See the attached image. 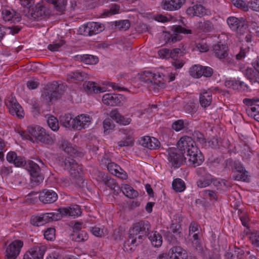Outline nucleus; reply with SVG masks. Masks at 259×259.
Returning a JSON list of instances; mask_svg holds the SVG:
<instances>
[{
    "label": "nucleus",
    "instance_id": "obj_12",
    "mask_svg": "<svg viewBox=\"0 0 259 259\" xmlns=\"http://www.w3.org/2000/svg\"><path fill=\"white\" fill-rule=\"evenodd\" d=\"M46 251V247L45 246H34L24 254L23 259H43Z\"/></svg>",
    "mask_w": 259,
    "mask_h": 259
},
{
    "label": "nucleus",
    "instance_id": "obj_2",
    "mask_svg": "<svg viewBox=\"0 0 259 259\" xmlns=\"http://www.w3.org/2000/svg\"><path fill=\"white\" fill-rule=\"evenodd\" d=\"M150 224L147 221H141L135 223L129 231L128 239L124 242L123 249L124 251L130 252L132 251L133 247L142 242L143 240L149 234Z\"/></svg>",
    "mask_w": 259,
    "mask_h": 259
},
{
    "label": "nucleus",
    "instance_id": "obj_7",
    "mask_svg": "<svg viewBox=\"0 0 259 259\" xmlns=\"http://www.w3.org/2000/svg\"><path fill=\"white\" fill-rule=\"evenodd\" d=\"M50 13L49 10L41 4H37L35 7L29 9L26 15L30 19L38 20L44 18Z\"/></svg>",
    "mask_w": 259,
    "mask_h": 259
},
{
    "label": "nucleus",
    "instance_id": "obj_42",
    "mask_svg": "<svg viewBox=\"0 0 259 259\" xmlns=\"http://www.w3.org/2000/svg\"><path fill=\"white\" fill-rule=\"evenodd\" d=\"M202 66L199 65H195L193 66L189 71L191 76L195 78H199L202 76Z\"/></svg>",
    "mask_w": 259,
    "mask_h": 259
},
{
    "label": "nucleus",
    "instance_id": "obj_39",
    "mask_svg": "<svg viewBox=\"0 0 259 259\" xmlns=\"http://www.w3.org/2000/svg\"><path fill=\"white\" fill-rule=\"evenodd\" d=\"M248 115L253 117L254 119L259 121V104H254L253 107H249L246 109Z\"/></svg>",
    "mask_w": 259,
    "mask_h": 259
},
{
    "label": "nucleus",
    "instance_id": "obj_46",
    "mask_svg": "<svg viewBox=\"0 0 259 259\" xmlns=\"http://www.w3.org/2000/svg\"><path fill=\"white\" fill-rule=\"evenodd\" d=\"M103 127L104 128V133L109 134L110 132L114 128V124L109 119H106L103 121Z\"/></svg>",
    "mask_w": 259,
    "mask_h": 259
},
{
    "label": "nucleus",
    "instance_id": "obj_25",
    "mask_svg": "<svg viewBox=\"0 0 259 259\" xmlns=\"http://www.w3.org/2000/svg\"><path fill=\"white\" fill-rule=\"evenodd\" d=\"M59 145L63 150L71 156H80L82 155V153L78 152L77 150L66 140L60 141Z\"/></svg>",
    "mask_w": 259,
    "mask_h": 259
},
{
    "label": "nucleus",
    "instance_id": "obj_1",
    "mask_svg": "<svg viewBox=\"0 0 259 259\" xmlns=\"http://www.w3.org/2000/svg\"><path fill=\"white\" fill-rule=\"evenodd\" d=\"M178 150L185 154L189 157L188 160L194 167L201 165L204 161V157L196 146L192 137L188 136L182 137L177 143Z\"/></svg>",
    "mask_w": 259,
    "mask_h": 259
},
{
    "label": "nucleus",
    "instance_id": "obj_24",
    "mask_svg": "<svg viewBox=\"0 0 259 259\" xmlns=\"http://www.w3.org/2000/svg\"><path fill=\"white\" fill-rule=\"evenodd\" d=\"M61 212L64 215H69L73 217H77L81 215V211L79 205L74 204L68 207H61Z\"/></svg>",
    "mask_w": 259,
    "mask_h": 259
},
{
    "label": "nucleus",
    "instance_id": "obj_8",
    "mask_svg": "<svg viewBox=\"0 0 259 259\" xmlns=\"http://www.w3.org/2000/svg\"><path fill=\"white\" fill-rule=\"evenodd\" d=\"M23 246V242L21 240L12 242L6 248L5 259H16Z\"/></svg>",
    "mask_w": 259,
    "mask_h": 259
},
{
    "label": "nucleus",
    "instance_id": "obj_53",
    "mask_svg": "<svg viewBox=\"0 0 259 259\" xmlns=\"http://www.w3.org/2000/svg\"><path fill=\"white\" fill-rule=\"evenodd\" d=\"M107 167L108 171L113 175L117 174L118 169H120V167L114 162L108 163Z\"/></svg>",
    "mask_w": 259,
    "mask_h": 259
},
{
    "label": "nucleus",
    "instance_id": "obj_47",
    "mask_svg": "<svg viewBox=\"0 0 259 259\" xmlns=\"http://www.w3.org/2000/svg\"><path fill=\"white\" fill-rule=\"evenodd\" d=\"M130 22L128 20H121L116 22L115 26L119 30H126L130 27Z\"/></svg>",
    "mask_w": 259,
    "mask_h": 259
},
{
    "label": "nucleus",
    "instance_id": "obj_29",
    "mask_svg": "<svg viewBox=\"0 0 259 259\" xmlns=\"http://www.w3.org/2000/svg\"><path fill=\"white\" fill-rule=\"evenodd\" d=\"M83 87L85 92L89 94L105 92L103 88L96 85L94 82H85L83 83Z\"/></svg>",
    "mask_w": 259,
    "mask_h": 259
},
{
    "label": "nucleus",
    "instance_id": "obj_44",
    "mask_svg": "<svg viewBox=\"0 0 259 259\" xmlns=\"http://www.w3.org/2000/svg\"><path fill=\"white\" fill-rule=\"evenodd\" d=\"M184 55L183 51L179 48H175L170 51L169 57L172 61L178 60L182 59Z\"/></svg>",
    "mask_w": 259,
    "mask_h": 259
},
{
    "label": "nucleus",
    "instance_id": "obj_5",
    "mask_svg": "<svg viewBox=\"0 0 259 259\" xmlns=\"http://www.w3.org/2000/svg\"><path fill=\"white\" fill-rule=\"evenodd\" d=\"M41 165L31 160L28 161V164L26 166L27 170L31 176V184L32 186H35L42 182L44 177L40 172L41 168L45 167V164L41 160H38Z\"/></svg>",
    "mask_w": 259,
    "mask_h": 259
},
{
    "label": "nucleus",
    "instance_id": "obj_61",
    "mask_svg": "<svg viewBox=\"0 0 259 259\" xmlns=\"http://www.w3.org/2000/svg\"><path fill=\"white\" fill-rule=\"evenodd\" d=\"M202 76L209 77L212 75L213 70L211 67L202 66Z\"/></svg>",
    "mask_w": 259,
    "mask_h": 259
},
{
    "label": "nucleus",
    "instance_id": "obj_52",
    "mask_svg": "<svg viewBox=\"0 0 259 259\" xmlns=\"http://www.w3.org/2000/svg\"><path fill=\"white\" fill-rule=\"evenodd\" d=\"M119 147L123 146H133L134 145V140L132 137L128 136L124 140H122L118 143Z\"/></svg>",
    "mask_w": 259,
    "mask_h": 259
},
{
    "label": "nucleus",
    "instance_id": "obj_37",
    "mask_svg": "<svg viewBox=\"0 0 259 259\" xmlns=\"http://www.w3.org/2000/svg\"><path fill=\"white\" fill-rule=\"evenodd\" d=\"M79 58L82 62L87 64H96L99 61L97 57L91 55L80 56Z\"/></svg>",
    "mask_w": 259,
    "mask_h": 259
},
{
    "label": "nucleus",
    "instance_id": "obj_54",
    "mask_svg": "<svg viewBox=\"0 0 259 259\" xmlns=\"http://www.w3.org/2000/svg\"><path fill=\"white\" fill-rule=\"evenodd\" d=\"M249 237L252 244L256 247H259V232L252 233Z\"/></svg>",
    "mask_w": 259,
    "mask_h": 259
},
{
    "label": "nucleus",
    "instance_id": "obj_22",
    "mask_svg": "<svg viewBox=\"0 0 259 259\" xmlns=\"http://www.w3.org/2000/svg\"><path fill=\"white\" fill-rule=\"evenodd\" d=\"M168 254L170 259H187L188 257L186 250L178 246L171 248L169 250Z\"/></svg>",
    "mask_w": 259,
    "mask_h": 259
},
{
    "label": "nucleus",
    "instance_id": "obj_41",
    "mask_svg": "<svg viewBox=\"0 0 259 259\" xmlns=\"http://www.w3.org/2000/svg\"><path fill=\"white\" fill-rule=\"evenodd\" d=\"M69 78L78 81H83L87 78V74L84 72L77 71L68 74L67 79H68Z\"/></svg>",
    "mask_w": 259,
    "mask_h": 259
},
{
    "label": "nucleus",
    "instance_id": "obj_50",
    "mask_svg": "<svg viewBox=\"0 0 259 259\" xmlns=\"http://www.w3.org/2000/svg\"><path fill=\"white\" fill-rule=\"evenodd\" d=\"M184 109L187 113L192 115L196 112L197 108L194 103H190L185 105Z\"/></svg>",
    "mask_w": 259,
    "mask_h": 259
},
{
    "label": "nucleus",
    "instance_id": "obj_9",
    "mask_svg": "<svg viewBox=\"0 0 259 259\" xmlns=\"http://www.w3.org/2000/svg\"><path fill=\"white\" fill-rule=\"evenodd\" d=\"M227 23L230 28L233 31L241 35L244 34L247 30V25L244 21L239 20L235 17L228 18Z\"/></svg>",
    "mask_w": 259,
    "mask_h": 259
},
{
    "label": "nucleus",
    "instance_id": "obj_38",
    "mask_svg": "<svg viewBox=\"0 0 259 259\" xmlns=\"http://www.w3.org/2000/svg\"><path fill=\"white\" fill-rule=\"evenodd\" d=\"M55 9L62 13L65 10L67 2L65 0H51Z\"/></svg>",
    "mask_w": 259,
    "mask_h": 259
},
{
    "label": "nucleus",
    "instance_id": "obj_56",
    "mask_svg": "<svg viewBox=\"0 0 259 259\" xmlns=\"http://www.w3.org/2000/svg\"><path fill=\"white\" fill-rule=\"evenodd\" d=\"M64 44V41L63 40H61L57 43L49 45L48 48L51 51H58L61 47H62Z\"/></svg>",
    "mask_w": 259,
    "mask_h": 259
},
{
    "label": "nucleus",
    "instance_id": "obj_49",
    "mask_svg": "<svg viewBox=\"0 0 259 259\" xmlns=\"http://www.w3.org/2000/svg\"><path fill=\"white\" fill-rule=\"evenodd\" d=\"M55 229L53 228L48 229L44 232V237L48 240H53L55 238Z\"/></svg>",
    "mask_w": 259,
    "mask_h": 259
},
{
    "label": "nucleus",
    "instance_id": "obj_64",
    "mask_svg": "<svg viewBox=\"0 0 259 259\" xmlns=\"http://www.w3.org/2000/svg\"><path fill=\"white\" fill-rule=\"evenodd\" d=\"M248 6L253 10L259 11V0L249 1L248 3Z\"/></svg>",
    "mask_w": 259,
    "mask_h": 259
},
{
    "label": "nucleus",
    "instance_id": "obj_20",
    "mask_svg": "<svg viewBox=\"0 0 259 259\" xmlns=\"http://www.w3.org/2000/svg\"><path fill=\"white\" fill-rule=\"evenodd\" d=\"M228 47L221 42H218L213 46V52L215 56L221 60L225 59L228 55Z\"/></svg>",
    "mask_w": 259,
    "mask_h": 259
},
{
    "label": "nucleus",
    "instance_id": "obj_36",
    "mask_svg": "<svg viewBox=\"0 0 259 259\" xmlns=\"http://www.w3.org/2000/svg\"><path fill=\"white\" fill-rule=\"evenodd\" d=\"M172 188L177 192H182L186 188L184 182L181 179H176L172 183Z\"/></svg>",
    "mask_w": 259,
    "mask_h": 259
},
{
    "label": "nucleus",
    "instance_id": "obj_13",
    "mask_svg": "<svg viewBox=\"0 0 259 259\" xmlns=\"http://www.w3.org/2000/svg\"><path fill=\"white\" fill-rule=\"evenodd\" d=\"M172 34L168 37L167 42H175L182 39V36L179 33L191 34L192 31L189 29H187L181 25H174L171 29Z\"/></svg>",
    "mask_w": 259,
    "mask_h": 259
},
{
    "label": "nucleus",
    "instance_id": "obj_18",
    "mask_svg": "<svg viewBox=\"0 0 259 259\" xmlns=\"http://www.w3.org/2000/svg\"><path fill=\"white\" fill-rule=\"evenodd\" d=\"M58 199V195L53 190L45 189L40 192L39 200L44 204L52 203Z\"/></svg>",
    "mask_w": 259,
    "mask_h": 259
},
{
    "label": "nucleus",
    "instance_id": "obj_10",
    "mask_svg": "<svg viewBox=\"0 0 259 259\" xmlns=\"http://www.w3.org/2000/svg\"><path fill=\"white\" fill-rule=\"evenodd\" d=\"M7 106L12 115L20 119L24 117V111L15 98L13 97H9L7 102Z\"/></svg>",
    "mask_w": 259,
    "mask_h": 259
},
{
    "label": "nucleus",
    "instance_id": "obj_59",
    "mask_svg": "<svg viewBox=\"0 0 259 259\" xmlns=\"http://www.w3.org/2000/svg\"><path fill=\"white\" fill-rule=\"evenodd\" d=\"M250 27L255 31L256 34L259 35V24L255 20H253L252 19H250L248 18L247 20Z\"/></svg>",
    "mask_w": 259,
    "mask_h": 259
},
{
    "label": "nucleus",
    "instance_id": "obj_28",
    "mask_svg": "<svg viewBox=\"0 0 259 259\" xmlns=\"http://www.w3.org/2000/svg\"><path fill=\"white\" fill-rule=\"evenodd\" d=\"M196 27L199 32L205 33L211 32L214 29L212 22L209 20L198 22Z\"/></svg>",
    "mask_w": 259,
    "mask_h": 259
},
{
    "label": "nucleus",
    "instance_id": "obj_58",
    "mask_svg": "<svg viewBox=\"0 0 259 259\" xmlns=\"http://www.w3.org/2000/svg\"><path fill=\"white\" fill-rule=\"evenodd\" d=\"M209 147L212 149L219 148L220 142L218 138L213 137L208 142Z\"/></svg>",
    "mask_w": 259,
    "mask_h": 259
},
{
    "label": "nucleus",
    "instance_id": "obj_60",
    "mask_svg": "<svg viewBox=\"0 0 259 259\" xmlns=\"http://www.w3.org/2000/svg\"><path fill=\"white\" fill-rule=\"evenodd\" d=\"M244 254V252L242 249L239 248H235L233 251L234 258L233 259H242Z\"/></svg>",
    "mask_w": 259,
    "mask_h": 259
},
{
    "label": "nucleus",
    "instance_id": "obj_48",
    "mask_svg": "<svg viewBox=\"0 0 259 259\" xmlns=\"http://www.w3.org/2000/svg\"><path fill=\"white\" fill-rule=\"evenodd\" d=\"M192 242L195 249L196 251H198V253H199L201 255H206V252L204 250L200 240H196L195 241H193Z\"/></svg>",
    "mask_w": 259,
    "mask_h": 259
},
{
    "label": "nucleus",
    "instance_id": "obj_26",
    "mask_svg": "<svg viewBox=\"0 0 259 259\" xmlns=\"http://www.w3.org/2000/svg\"><path fill=\"white\" fill-rule=\"evenodd\" d=\"M187 14L192 16L201 17L205 13V8L201 5L196 4L192 7H189L187 10Z\"/></svg>",
    "mask_w": 259,
    "mask_h": 259
},
{
    "label": "nucleus",
    "instance_id": "obj_11",
    "mask_svg": "<svg viewBox=\"0 0 259 259\" xmlns=\"http://www.w3.org/2000/svg\"><path fill=\"white\" fill-rule=\"evenodd\" d=\"M80 29L83 31V35L92 36L102 32L104 30V26L101 23L91 22L84 25Z\"/></svg>",
    "mask_w": 259,
    "mask_h": 259
},
{
    "label": "nucleus",
    "instance_id": "obj_21",
    "mask_svg": "<svg viewBox=\"0 0 259 259\" xmlns=\"http://www.w3.org/2000/svg\"><path fill=\"white\" fill-rule=\"evenodd\" d=\"M2 14L5 21L12 20L15 23L20 22L21 19L20 14L12 9L3 10Z\"/></svg>",
    "mask_w": 259,
    "mask_h": 259
},
{
    "label": "nucleus",
    "instance_id": "obj_33",
    "mask_svg": "<svg viewBox=\"0 0 259 259\" xmlns=\"http://www.w3.org/2000/svg\"><path fill=\"white\" fill-rule=\"evenodd\" d=\"M121 191L128 198H134L138 196V193L131 186L125 184L121 189Z\"/></svg>",
    "mask_w": 259,
    "mask_h": 259
},
{
    "label": "nucleus",
    "instance_id": "obj_17",
    "mask_svg": "<svg viewBox=\"0 0 259 259\" xmlns=\"http://www.w3.org/2000/svg\"><path fill=\"white\" fill-rule=\"evenodd\" d=\"M92 118L87 114L78 115L74 118L73 129L80 130L89 126Z\"/></svg>",
    "mask_w": 259,
    "mask_h": 259
},
{
    "label": "nucleus",
    "instance_id": "obj_35",
    "mask_svg": "<svg viewBox=\"0 0 259 259\" xmlns=\"http://www.w3.org/2000/svg\"><path fill=\"white\" fill-rule=\"evenodd\" d=\"M74 118L70 114H66L61 118L62 125L67 128H73Z\"/></svg>",
    "mask_w": 259,
    "mask_h": 259
},
{
    "label": "nucleus",
    "instance_id": "obj_15",
    "mask_svg": "<svg viewBox=\"0 0 259 259\" xmlns=\"http://www.w3.org/2000/svg\"><path fill=\"white\" fill-rule=\"evenodd\" d=\"M64 167L69 170L72 177H76L78 175L82 174V169L76 161L72 158H66L64 161Z\"/></svg>",
    "mask_w": 259,
    "mask_h": 259
},
{
    "label": "nucleus",
    "instance_id": "obj_16",
    "mask_svg": "<svg viewBox=\"0 0 259 259\" xmlns=\"http://www.w3.org/2000/svg\"><path fill=\"white\" fill-rule=\"evenodd\" d=\"M99 176L102 179L103 183L113 190L115 194L117 195L121 192V188L113 179L108 176L104 172H100Z\"/></svg>",
    "mask_w": 259,
    "mask_h": 259
},
{
    "label": "nucleus",
    "instance_id": "obj_40",
    "mask_svg": "<svg viewBox=\"0 0 259 259\" xmlns=\"http://www.w3.org/2000/svg\"><path fill=\"white\" fill-rule=\"evenodd\" d=\"M192 139L195 142L199 143L202 146H205L206 141L204 135L199 131H194L192 134Z\"/></svg>",
    "mask_w": 259,
    "mask_h": 259
},
{
    "label": "nucleus",
    "instance_id": "obj_23",
    "mask_svg": "<svg viewBox=\"0 0 259 259\" xmlns=\"http://www.w3.org/2000/svg\"><path fill=\"white\" fill-rule=\"evenodd\" d=\"M141 145L150 149H156L160 147V143L159 141L154 137L146 136L143 138L141 141Z\"/></svg>",
    "mask_w": 259,
    "mask_h": 259
},
{
    "label": "nucleus",
    "instance_id": "obj_27",
    "mask_svg": "<svg viewBox=\"0 0 259 259\" xmlns=\"http://www.w3.org/2000/svg\"><path fill=\"white\" fill-rule=\"evenodd\" d=\"M212 100V95L210 92L203 91L200 94L199 102L202 107L206 108L210 106Z\"/></svg>",
    "mask_w": 259,
    "mask_h": 259
},
{
    "label": "nucleus",
    "instance_id": "obj_55",
    "mask_svg": "<svg viewBox=\"0 0 259 259\" xmlns=\"http://www.w3.org/2000/svg\"><path fill=\"white\" fill-rule=\"evenodd\" d=\"M223 161L221 157H214L213 156L210 157L208 159V163L212 166H216L220 164Z\"/></svg>",
    "mask_w": 259,
    "mask_h": 259
},
{
    "label": "nucleus",
    "instance_id": "obj_57",
    "mask_svg": "<svg viewBox=\"0 0 259 259\" xmlns=\"http://www.w3.org/2000/svg\"><path fill=\"white\" fill-rule=\"evenodd\" d=\"M172 128L176 131H180L184 127V122L183 120H178L172 124Z\"/></svg>",
    "mask_w": 259,
    "mask_h": 259
},
{
    "label": "nucleus",
    "instance_id": "obj_14",
    "mask_svg": "<svg viewBox=\"0 0 259 259\" xmlns=\"http://www.w3.org/2000/svg\"><path fill=\"white\" fill-rule=\"evenodd\" d=\"M125 97L121 94H106L102 97V101L108 106H119L124 101Z\"/></svg>",
    "mask_w": 259,
    "mask_h": 259
},
{
    "label": "nucleus",
    "instance_id": "obj_62",
    "mask_svg": "<svg viewBox=\"0 0 259 259\" xmlns=\"http://www.w3.org/2000/svg\"><path fill=\"white\" fill-rule=\"evenodd\" d=\"M110 116L117 122H119V120L121 117V115L118 112L117 109H115L112 110L110 113Z\"/></svg>",
    "mask_w": 259,
    "mask_h": 259
},
{
    "label": "nucleus",
    "instance_id": "obj_6",
    "mask_svg": "<svg viewBox=\"0 0 259 259\" xmlns=\"http://www.w3.org/2000/svg\"><path fill=\"white\" fill-rule=\"evenodd\" d=\"M167 159L172 167L179 168L183 163L186 162V157L178 149L169 148L167 149Z\"/></svg>",
    "mask_w": 259,
    "mask_h": 259
},
{
    "label": "nucleus",
    "instance_id": "obj_3",
    "mask_svg": "<svg viewBox=\"0 0 259 259\" xmlns=\"http://www.w3.org/2000/svg\"><path fill=\"white\" fill-rule=\"evenodd\" d=\"M141 82L147 84L150 90L157 92V90L164 88L166 78L164 74L158 73V74L153 73L149 71H144L140 77Z\"/></svg>",
    "mask_w": 259,
    "mask_h": 259
},
{
    "label": "nucleus",
    "instance_id": "obj_45",
    "mask_svg": "<svg viewBox=\"0 0 259 259\" xmlns=\"http://www.w3.org/2000/svg\"><path fill=\"white\" fill-rule=\"evenodd\" d=\"M248 174V172L247 171L245 172L243 171V172L238 173L234 177V179L236 181H241L245 182H249L250 178Z\"/></svg>",
    "mask_w": 259,
    "mask_h": 259
},
{
    "label": "nucleus",
    "instance_id": "obj_63",
    "mask_svg": "<svg viewBox=\"0 0 259 259\" xmlns=\"http://www.w3.org/2000/svg\"><path fill=\"white\" fill-rule=\"evenodd\" d=\"M245 76L250 80L252 82L254 79V71L252 68H247L244 72Z\"/></svg>",
    "mask_w": 259,
    "mask_h": 259
},
{
    "label": "nucleus",
    "instance_id": "obj_30",
    "mask_svg": "<svg viewBox=\"0 0 259 259\" xmlns=\"http://www.w3.org/2000/svg\"><path fill=\"white\" fill-rule=\"evenodd\" d=\"M55 141L56 138L54 135L49 134L44 130V132L41 133V137L38 141L46 145H52Z\"/></svg>",
    "mask_w": 259,
    "mask_h": 259
},
{
    "label": "nucleus",
    "instance_id": "obj_4",
    "mask_svg": "<svg viewBox=\"0 0 259 259\" xmlns=\"http://www.w3.org/2000/svg\"><path fill=\"white\" fill-rule=\"evenodd\" d=\"M65 87L62 84L54 81L49 83L44 89L41 94L43 99L48 103L60 99L64 93Z\"/></svg>",
    "mask_w": 259,
    "mask_h": 259
},
{
    "label": "nucleus",
    "instance_id": "obj_32",
    "mask_svg": "<svg viewBox=\"0 0 259 259\" xmlns=\"http://www.w3.org/2000/svg\"><path fill=\"white\" fill-rule=\"evenodd\" d=\"M88 238L87 233L83 231L78 232L73 231V233L70 235V239L71 240L78 242L87 240Z\"/></svg>",
    "mask_w": 259,
    "mask_h": 259
},
{
    "label": "nucleus",
    "instance_id": "obj_34",
    "mask_svg": "<svg viewBox=\"0 0 259 259\" xmlns=\"http://www.w3.org/2000/svg\"><path fill=\"white\" fill-rule=\"evenodd\" d=\"M148 238L150 240L152 244L155 247L160 246L162 243V236L159 233L156 232H151L148 235Z\"/></svg>",
    "mask_w": 259,
    "mask_h": 259
},
{
    "label": "nucleus",
    "instance_id": "obj_51",
    "mask_svg": "<svg viewBox=\"0 0 259 259\" xmlns=\"http://www.w3.org/2000/svg\"><path fill=\"white\" fill-rule=\"evenodd\" d=\"M41 215L40 216H33L31 220V224L33 226H39L45 224Z\"/></svg>",
    "mask_w": 259,
    "mask_h": 259
},
{
    "label": "nucleus",
    "instance_id": "obj_19",
    "mask_svg": "<svg viewBox=\"0 0 259 259\" xmlns=\"http://www.w3.org/2000/svg\"><path fill=\"white\" fill-rule=\"evenodd\" d=\"M185 2V0H162L161 7L167 11H175L181 8Z\"/></svg>",
    "mask_w": 259,
    "mask_h": 259
},
{
    "label": "nucleus",
    "instance_id": "obj_31",
    "mask_svg": "<svg viewBox=\"0 0 259 259\" xmlns=\"http://www.w3.org/2000/svg\"><path fill=\"white\" fill-rule=\"evenodd\" d=\"M44 128L39 126H29L27 127V131L29 134L38 141L41 137V133L44 132Z\"/></svg>",
    "mask_w": 259,
    "mask_h": 259
},
{
    "label": "nucleus",
    "instance_id": "obj_43",
    "mask_svg": "<svg viewBox=\"0 0 259 259\" xmlns=\"http://www.w3.org/2000/svg\"><path fill=\"white\" fill-rule=\"evenodd\" d=\"M47 123L49 126L54 131L59 129L58 121L57 119L53 115H49L47 118Z\"/></svg>",
    "mask_w": 259,
    "mask_h": 259
}]
</instances>
